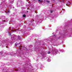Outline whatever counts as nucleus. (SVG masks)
<instances>
[{
  "instance_id": "5",
  "label": "nucleus",
  "mask_w": 72,
  "mask_h": 72,
  "mask_svg": "<svg viewBox=\"0 0 72 72\" xmlns=\"http://www.w3.org/2000/svg\"><path fill=\"white\" fill-rule=\"evenodd\" d=\"M18 39H21V37H20V36H18Z\"/></svg>"
},
{
  "instance_id": "3",
  "label": "nucleus",
  "mask_w": 72,
  "mask_h": 72,
  "mask_svg": "<svg viewBox=\"0 0 72 72\" xmlns=\"http://www.w3.org/2000/svg\"><path fill=\"white\" fill-rule=\"evenodd\" d=\"M23 17H24V18H25L26 17V15H23L22 16Z\"/></svg>"
},
{
  "instance_id": "13",
  "label": "nucleus",
  "mask_w": 72,
  "mask_h": 72,
  "mask_svg": "<svg viewBox=\"0 0 72 72\" xmlns=\"http://www.w3.org/2000/svg\"><path fill=\"white\" fill-rule=\"evenodd\" d=\"M26 12H27V13H28V11H27Z\"/></svg>"
},
{
  "instance_id": "8",
  "label": "nucleus",
  "mask_w": 72,
  "mask_h": 72,
  "mask_svg": "<svg viewBox=\"0 0 72 72\" xmlns=\"http://www.w3.org/2000/svg\"><path fill=\"white\" fill-rule=\"evenodd\" d=\"M53 12V10H51V13H52Z\"/></svg>"
},
{
  "instance_id": "14",
  "label": "nucleus",
  "mask_w": 72,
  "mask_h": 72,
  "mask_svg": "<svg viewBox=\"0 0 72 72\" xmlns=\"http://www.w3.org/2000/svg\"><path fill=\"white\" fill-rule=\"evenodd\" d=\"M9 30H10V29H9Z\"/></svg>"
},
{
  "instance_id": "7",
  "label": "nucleus",
  "mask_w": 72,
  "mask_h": 72,
  "mask_svg": "<svg viewBox=\"0 0 72 72\" xmlns=\"http://www.w3.org/2000/svg\"><path fill=\"white\" fill-rule=\"evenodd\" d=\"M47 53L48 54H50V51H49L47 52Z\"/></svg>"
},
{
  "instance_id": "1",
  "label": "nucleus",
  "mask_w": 72,
  "mask_h": 72,
  "mask_svg": "<svg viewBox=\"0 0 72 72\" xmlns=\"http://www.w3.org/2000/svg\"><path fill=\"white\" fill-rule=\"evenodd\" d=\"M15 46H17V47H19V49L20 50H21V48H22V47L20 46V44L16 43L15 44Z\"/></svg>"
},
{
  "instance_id": "4",
  "label": "nucleus",
  "mask_w": 72,
  "mask_h": 72,
  "mask_svg": "<svg viewBox=\"0 0 72 72\" xmlns=\"http://www.w3.org/2000/svg\"><path fill=\"white\" fill-rule=\"evenodd\" d=\"M44 54L42 55V57H43V58L44 57Z\"/></svg>"
},
{
  "instance_id": "6",
  "label": "nucleus",
  "mask_w": 72,
  "mask_h": 72,
  "mask_svg": "<svg viewBox=\"0 0 72 72\" xmlns=\"http://www.w3.org/2000/svg\"><path fill=\"white\" fill-rule=\"evenodd\" d=\"M12 57H14V55H11Z\"/></svg>"
},
{
  "instance_id": "12",
  "label": "nucleus",
  "mask_w": 72,
  "mask_h": 72,
  "mask_svg": "<svg viewBox=\"0 0 72 72\" xmlns=\"http://www.w3.org/2000/svg\"><path fill=\"white\" fill-rule=\"evenodd\" d=\"M11 35V33H10V36H12Z\"/></svg>"
},
{
  "instance_id": "10",
  "label": "nucleus",
  "mask_w": 72,
  "mask_h": 72,
  "mask_svg": "<svg viewBox=\"0 0 72 72\" xmlns=\"http://www.w3.org/2000/svg\"><path fill=\"white\" fill-rule=\"evenodd\" d=\"M47 3H50V2L49 1H47Z\"/></svg>"
},
{
  "instance_id": "11",
  "label": "nucleus",
  "mask_w": 72,
  "mask_h": 72,
  "mask_svg": "<svg viewBox=\"0 0 72 72\" xmlns=\"http://www.w3.org/2000/svg\"><path fill=\"white\" fill-rule=\"evenodd\" d=\"M10 11L9 10L8 11V13H10Z\"/></svg>"
},
{
  "instance_id": "9",
  "label": "nucleus",
  "mask_w": 72,
  "mask_h": 72,
  "mask_svg": "<svg viewBox=\"0 0 72 72\" xmlns=\"http://www.w3.org/2000/svg\"><path fill=\"white\" fill-rule=\"evenodd\" d=\"M39 2H41V0H38Z\"/></svg>"
},
{
  "instance_id": "2",
  "label": "nucleus",
  "mask_w": 72,
  "mask_h": 72,
  "mask_svg": "<svg viewBox=\"0 0 72 72\" xmlns=\"http://www.w3.org/2000/svg\"><path fill=\"white\" fill-rule=\"evenodd\" d=\"M47 61H48V62H50V61H51V60H50V58H49L47 60Z\"/></svg>"
}]
</instances>
